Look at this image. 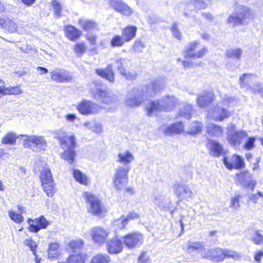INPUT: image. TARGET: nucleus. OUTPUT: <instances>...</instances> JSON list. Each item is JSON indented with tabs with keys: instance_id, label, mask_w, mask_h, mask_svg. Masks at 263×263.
I'll return each instance as SVG.
<instances>
[{
	"instance_id": "nucleus-35",
	"label": "nucleus",
	"mask_w": 263,
	"mask_h": 263,
	"mask_svg": "<svg viewBox=\"0 0 263 263\" xmlns=\"http://www.w3.org/2000/svg\"><path fill=\"white\" fill-rule=\"evenodd\" d=\"M79 24L85 31L96 29L97 27V24L95 22L84 18L80 19L79 21Z\"/></svg>"
},
{
	"instance_id": "nucleus-64",
	"label": "nucleus",
	"mask_w": 263,
	"mask_h": 263,
	"mask_svg": "<svg viewBox=\"0 0 263 263\" xmlns=\"http://www.w3.org/2000/svg\"><path fill=\"white\" fill-rule=\"evenodd\" d=\"M116 64L121 66L127 65L129 64V60L126 58H119L116 60Z\"/></svg>"
},
{
	"instance_id": "nucleus-16",
	"label": "nucleus",
	"mask_w": 263,
	"mask_h": 263,
	"mask_svg": "<svg viewBox=\"0 0 263 263\" xmlns=\"http://www.w3.org/2000/svg\"><path fill=\"white\" fill-rule=\"evenodd\" d=\"M79 112L83 115H88L97 112L96 105L93 102L88 100H82L77 106Z\"/></svg>"
},
{
	"instance_id": "nucleus-54",
	"label": "nucleus",
	"mask_w": 263,
	"mask_h": 263,
	"mask_svg": "<svg viewBox=\"0 0 263 263\" xmlns=\"http://www.w3.org/2000/svg\"><path fill=\"white\" fill-rule=\"evenodd\" d=\"M252 241L257 245H259L262 243L263 235L259 233V231L255 232L254 237L252 238Z\"/></svg>"
},
{
	"instance_id": "nucleus-34",
	"label": "nucleus",
	"mask_w": 263,
	"mask_h": 263,
	"mask_svg": "<svg viewBox=\"0 0 263 263\" xmlns=\"http://www.w3.org/2000/svg\"><path fill=\"white\" fill-rule=\"evenodd\" d=\"M84 242L81 239L72 240L69 242L68 247L73 253L80 251L84 247Z\"/></svg>"
},
{
	"instance_id": "nucleus-37",
	"label": "nucleus",
	"mask_w": 263,
	"mask_h": 263,
	"mask_svg": "<svg viewBox=\"0 0 263 263\" xmlns=\"http://www.w3.org/2000/svg\"><path fill=\"white\" fill-rule=\"evenodd\" d=\"M203 128V124L202 122L199 121H194L191 125L189 134L191 135H196L200 133Z\"/></svg>"
},
{
	"instance_id": "nucleus-47",
	"label": "nucleus",
	"mask_w": 263,
	"mask_h": 263,
	"mask_svg": "<svg viewBox=\"0 0 263 263\" xmlns=\"http://www.w3.org/2000/svg\"><path fill=\"white\" fill-rule=\"evenodd\" d=\"M24 243L29 248L33 255L36 256V255H37L36 248L37 247L36 243L31 238L26 239L24 241Z\"/></svg>"
},
{
	"instance_id": "nucleus-31",
	"label": "nucleus",
	"mask_w": 263,
	"mask_h": 263,
	"mask_svg": "<svg viewBox=\"0 0 263 263\" xmlns=\"http://www.w3.org/2000/svg\"><path fill=\"white\" fill-rule=\"evenodd\" d=\"M97 73L110 82H112L114 79V74L112 71L108 67L104 69H97L96 70Z\"/></svg>"
},
{
	"instance_id": "nucleus-52",
	"label": "nucleus",
	"mask_w": 263,
	"mask_h": 263,
	"mask_svg": "<svg viewBox=\"0 0 263 263\" xmlns=\"http://www.w3.org/2000/svg\"><path fill=\"white\" fill-rule=\"evenodd\" d=\"M32 140L33 144L38 146H45L46 145V141L42 137L32 136Z\"/></svg>"
},
{
	"instance_id": "nucleus-27",
	"label": "nucleus",
	"mask_w": 263,
	"mask_h": 263,
	"mask_svg": "<svg viewBox=\"0 0 263 263\" xmlns=\"http://www.w3.org/2000/svg\"><path fill=\"white\" fill-rule=\"evenodd\" d=\"M136 32L137 28L135 26H129L123 29L122 36L125 42H128L135 37Z\"/></svg>"
},
{
	"instance_id": "nucleus-19",
	"label": "nucleus",
	"mask_w": 263,
	"mask_h": 263,
	"mask_svg": "<svg viewBox=\"0 0 263 263\" xmlns=\"http://www.w3.org/2000/svg\"><path fill=\"white\" fill-rule=\"evenodd\" d=\"M61 254L60 243L57 242L49 243L47 250L48 258L51 260L57 259L60 257Z\"/></svg>"
},
{
	"instance_id": "nucleus-56",
	"label": "nucleus",
	"mask_w": 263,
	"mask_h": 263,
	"mask_svg": "<svg viewBox=\"0 0 263 263\" xmlns=\"http://www.w3.org/2000/svg\"><path fill=\"white\" fill-rule=\"evenodd\" d=\"M149 261V257L146 255V252L143 251L139 255L137 262L138 263H148Z\"/></svg>"
},
{
	"instance_id": "nucleus-43",
	"label": "nucleus",
	"mask_w": 263,
	"mask_h": 263,
	"mask_svg": "<svg viewBox=\"0 0 263 263\" xmlns=\"http://www.w3.org/2000/svg\"><path fill=\"white\" fill-rule=\"evenodd\" d=\"M125 43L122 36L116 35L114 36L110 40V45L112 47H121L123 46Z\"/></svg>"
},
{
	"instance_id": "nucleus-25",
	"label": "nucleus",
	"mask_w": 263,
	"mask_h": 263,
	"mask_svg": "<svg viewBox=\"0 0 263 263\" xmlns=\"http://www.w3.org/2000/svg\"><path fill=\"white\" fill-rule=\"evenodd\" d=\"M206 133L211 137H220L223 135V128L215 124H210L206 126Z\"/></svg>"
},
{
	"instance_id": "nucleus-53",
	"label": "nucleus",
	"mask_w": 263,
	"mask_h": 263,
	"mask_svg": "<svg viewBox=\"0 0 263 263\" xmlns=\"http://www.w3.org/2000/svg\"><path fill=\"white\" fill-rule=\"evenodd\" d=\"M52 7L54 10L55 15L59 17L61 16L62 7L61 4L57 1H52L51 2Z\"/></svg>"
},
{
	"instance_id": "nucleus-32",
	"label": "nucleus",
	"mask_w": 263,
	"mask_h": 263,
	"mask_svg": "<svg viewBox=\"0 0 263 263\" xmlns=\"http://www.w3.org/2000/svg\"><path fill=\"white\" fill-rule=\"evenodd\" d=\"M51 79L57 82H68L71 79V77L63 72L53 71L51 75Z\"/></svg>"
},
{
	"instance_id": "nucleus-42",
	"label": "nucleus",
	"mask_w": 263,
	"mask_h": 263,
	"mask_svg": "<svg viewBox=\"0 0 263 263\" xmlns=\"http://www.w3.org/2000/svg\"><path fill=\"white\" fill-rule=\"evenodd\" d=\"M226 24L231 27L242 25L235 12H234L229 15L227 20Z\"/></svg>"
},
{
	"instance_id": "nucleus-2",
	"label": "nucleus",
	"mask_w": 263,
	"mask_h": 263,
	"mask_svg": "<svg viewBox=\"0 0 263 263\" xmlns=\"http://www.w3.org/2000/svg\"><path fill=\"white\" fill-rule=\"evenodd\" d=\"M201 257L215 262H220L226 258L237 260L240 257V254L233 250L223 249L219 247L204 250L201 254Z\"/></svg>"
},
{
	"instance_id": "nucleus-18",
	"label": "nucleus",
	"mask_w": 263,
	"mask_h": 263,
	"mask_svg": "<svg viewBox=\"0 0 263 263\" xmlns=\"http://www.w3.org/2000/svg\"><path fill=\"white\" fill-rule=\"evenodd\" d=\"M145 110L148 116H152L156 113L163 112L160 100L149 101L145 106Z\"/></svg>"
},
{
	"instance_id": "nucleus-30",
	"label": "nucleus",
	"mask_w": 263,
	"mask_h": 263,
	"mask_svg": "<svg viewBox=\"0 0 263 263\" xmlns=\"http://www.w3.org/2000/svg\"><path fill=\"white\" fill-rule=\"evenodd\" d=\"M214 111L217 114L214 119L216 121H222L231 115V112L223 107H216L214 108Z\"/></svg>"
},
{
	"instance_id": "nucleus-23",
	"label": "nucleus",
	"mask_w": 263,
	"mask_h": 263,
	"mask_svg": "<svg viewBox=\"0 0 263 263\" xmlns=\"http://www.w3.org/2000/svg\"><path fill=\"white\" fill-rule=\"evenodd\" d=\"M184 126L182 122H177L167 126L164 130L165 135L177 134L183 131Z\"/></svg>"
},
{
	"instance_id": "nucleus-21",
	"label": "nucleus",
	"mask_w": 263,
	"mask_h": 263,
	"mask_svg": "<svg viewBox=\"0 0 263 263\" xmlns=\"http://www.w3.org/2000/svg\"><path fill=\"white\" fill-rule=\"evenodd\" d=\"M247 136V134L246 132L236 131L228 136V140L232 145L237 146L241 143L243 138Z\"/></svg>"
},
{
	"instance_id": "nucleus-11",
	"label": "nucleus",
	"mask_w": 263,
	"mask_h": 263,
	"mask_svg": "<svg viewBox=\"0 0 263 263\" xmlns=\"http://www.w3.org/2000/svg\"><path fill=\"white\" fill-rule=\"evenodd\" d=\"M109 232L100 226L93 227L90 231V236L93 241L99 245H103L107 240Z\"/></svg>"
},
{
	"instance_id": "nucleus-12",
	"label": "nucleus",
	"mask_w": 263,
	"mask_h": 263,
	"mask_svg": "<svg viewBox=\"0 0 263 263\" xmlns=\"http://www.w3.org/2000/svg\"><path fill=\"white\" fill-rule=\"evenodd\" d=\"M163 112L173 110L179 105L178 99L173 95H166L160 100Z\"/></svg>"
},
{
	"instance_id": "nucleus-46",
	"label": "nucleus",
	"mask_w": 263,
	"mask_h": 263,
	"mask_svg": "<svg viewBox=\"0 0 263 263\" xmlns=\"http://www.w3.org/2000/svg\"><path fill=\"white\" fill-rule=\"evenodd\" d=\"M8 215L10 219L16 223H22L24 220V218L21 214L16 213L13 210L8 211Z\"/></svg>"
},
{
	"instance_id": "nucleus-1",
	"label": "nucleus",
	"mask_w": 263,
	"mask_h": 263,
	"mask_svg": "<svg viewBox=\"0 0 263 263\" xmlns=\"http://www.w3.org/2000/svg\"><path fill=\"white\" fill-rule=\"evenodd\" d=\"M55 138L62 147H66L61 154V158L69 164H73L77 157L75 148L77 146V141L75 135H68L66 132L60 129L55 133Z\"/></svg>"
},
{
	"instance_id": "nucleus-33",
	"label": "nucleus",
	"mask_w": 263,
	"mask_h": 263,
	"mask_svg": "<svg viewBox=\"0 0 263 263\" xmlns=\"http://www.w3.org/2000/svg\"><path fill=\"white\" fill-rule=\"evenodd\" d=\"M110 256L105 253H97L91 258L89 263H109Z\"/></svg>"
},
{
	"instance_id": "nucleus-29",
	"label": "nucleus",
	"mask_w": 263,
	"mask_h": 263,
	"mask_svg": "<svg viewBox=\"0 0 263 263\" xmlns=\"http://www.w3.org/2000/svg\"><path fill=\"white\" fill-rule=\"evenodd\" d=\"M95 96L98 98L103 104H109L112 101L108 92L101 89H97Z\"/></svg>"
},
{
	"instance_id": "nucleus-61",
	"label": "nucleus",
	"mask_w": 263,
	"mask_h": 263,
	"mask_svg": "<svg viewBox=\"0 0 263 263\" xmlns=\"http://www.w3.org/2000/svg\"><path fill=\"white\" fill-rule=\"evenodd\" d=\"M33 144V140L32 136H28L26 139L24 140L23 146L26 148L30 147Z\"/></svg>"
},
{
	"instance_id": "nucleus-51",
	"label": "nucleus",
	"mask_w": 263,
	"mask_h": 263,
	"mask_svg": "<svg viewBox=\"0 0 263 263\" xmlns=\"http://www.w3.org/2000/svg\"><path fill=\"white\" fill-rule=\"evenodd\" d=\"M255 140L256 139L254 137H249L243 146V148L246 150L253 149L255 146Z\"/></svg>"
},
{
	"instance_id": "nucleus-39",
	"label": "nucleus",
	"mask_w": 263,
	"mask_h": 263,
	"mask_svg": "<svg viewBox=\"0 0 263 263\" xmlns=\"http://www.w3.org/2000/svg\"><path fill=\"white\" fill-rule=\"evenodd\" d=\"M17 136L13 133H7L2 138L1 142L4 144L14 145L16 143Z\"/></svg>"
},
{
	"instance_id": "nucleus-44",
	"label": "nucleus",
	"mask_w": 263,
	"mask_h": 263,
	"mask_svg": "<svg viewBox=\"0 0 263 263\" xmlns=\"http://www.w3.org/2000/svg\"><path fill=\"white\" fill-rule=\"evenodd\" d=\"M254 76L252 74L244 73L240 78V85L241 87L249 85L253 80Z\"/></svg>"
},
{
	"instance_id": "nucleus-57",
	"label": "nucleus",
	"mask_w": 263,
	"mask_h": 263,
	"mask_svg": "<svg viewBox=\"0 0 263 263\" xmlns=\"http://www.w3.org/2000/svg\"><path fill=\"white\" fill-rule=\"evenodd\" d=\"M172 31L174 36L178 40H180L181 37V34L177 27V24L175 23L173 24L172 27Z\"/></svg>"
},
{
	"instance_id": "nucleus-41",
	"label": "nucleus",
	"mask_w": 263,
	"mask_h": 263,
	"mask_svg": "<svg viewBox=\"0 0 263 263\" xmlns=\"http://www.w3.org/2000/svg\"><path fill=\"white\" fill-rule=\"evenodd\" d=\"M242 54V50L240 48H232L227 50L226 55L229 58L239 60Z\"/></svg>"
},
{
	"instance_id": "nucleus-8",
	"label": "nucleus",
	"mask_w": 263,
	"mask_h": 263,
	"mask_svg": "<svg viewBox=\"0 0 263 263\" xmlns=\"http://www.w3.org/2000/svg\"><path fill=\"white\" fill-rule=\"evenodd\" d=\"M27 221L28 223L27 228L28 230L31 233H36L41 230L47 229L48 226L50 224L49 221L43 215H41L35 218H29Z\"/></svg>"
},
{
	"instance_id": "nucleus-26",
	"label": "nucleus",
	"mask_w": 263,
	"mask_h": 263,
	"mask_svg": "<svg viewBox=\"0 0 263 263\" xmlns=\"http://www.w3.org/2000/svg\"><path fill=\"white\" fill-rule=\"evenodd\" d=\"M65 32L66 37L72 41L78 40L82 34L81 31L71 25L66 27Z\"/></svg>"
},
{
	"instance_id": "nucleus-7",
	"label": "nucleus",
	"mask_w": 263,
	"mask_h": 263,
	"mask_svg": "<svg viewBox=\"0 0 263 263\" xmlns=\"http://www.w3.org/2000/svg\"><path fill=\"white\" fill-rule=\"evenodd\" d=\"M199 44L197 41H194L190 43L186 46L185 50V58H200L204 55L208 51V49L205 47H203L199 51H196V48ZM190 60L186 59L183 61V64L184 66L191 64Z\"/></svg>"
},
{
	"instance_id": "nucleus-4",
	"label": "nucleus",
	"mask_w": 263,
	"mask_h": 263,
	"mask_svg": "<svg viewBox=\"0 0 263 263\" xmlns=\"http://www.w3.org/2000/svg\"><path fill=\"white\" fill-rule=\"evenodd\" d=\"M83 195L86 202L89 205L88 213L92 215L99 217L105 215L106 209L98 197L89 192H84Z\"/></svg>"
},
{
	"instance_id": "nucleus-40",
	"label": "nucleus",
	"mask_w": 263,
	"mask_h": 263,
	"mask_svg": "<svg viewBox=\"0 0 263 263\" xmlns=\"http://www.w3.org/2000/svg\"><path fill=\"white\" fill-rule=\"evenodd\" d=\"M1 24L3 28L10 32H15L17 28V26L15 22L10 19H6L3 22H1Z\"/></svg>"
},
{
	"instance_id": "nucleus-9",
	"label": "nucleus",
	"mask_w": 263,
	"mask_h": 263,
	"mask_svg": "<svg viewBox=\"0 0 263 263\" xmlns=\"http://www.w3.org/2000/svg\"><path fill=\"white\" fill-rule=\"evenodd\" d=\"M143 241L142 234L137 232L127 233L122 237L123 245L129 249L139 246L143 243Z\"/></svg>"
},
{
	"instance_id": "nucleus-59",
	"label": "nucleus",
	"mask_w": 263,
	"mask_h": 263,
	"mask_svg": "<svg viewBox=\"0 0 263 263\" xmlns=\"http://www.w3.org/2000/svg\"><path fill=\"white\" fill-rule=\"evenodd\" d=\"M97 35L92 33H88L86 35V39L92 45H96L97 41Z\"/></svg>"
},
{
	"instance_id": "nucleus-24",
	"label": "nucleus",
	"mask_w": 263,
	"mask_h": 263,
	"mask_svg": "<svg viewBox=\"0 0 263 263\" xmlns=\"http://www.w3.org/2000/svg\"><path fill=\"white\" fill-rule=\"evenodd\" d=\"M214 95L211 92H205L199 95L197 99L198 105L201 107L206 106L214 100Z\"/></svg>"
},
{
	"instance_id": "nucleus-45",
	"label": "nucleus",
	"mask_w": 263,
	"mask_h": 263,
	"mask_svg": "<svg viewBox=\"0 0 263 263\" xmlns=\"http://www.w3.org/2000/svg\"><path fill=\"white\" fill-rule=\"evenodd\" d=\"M150 88L152 91L156 93L163 89V85L157 80L152 82L149 85L147 86L146 89L148 90Z\"/></svg>"
},
{
	"instance_id": "nucleus-3",
	"label": "nucleus",
	"mask_w": 263,
	"mask_h": 263,
	"mask_svg": "<svg viewBox=\"0 0 263 263\" xmlns=\"http://www.w3.org/2000/svg\"><path fill=\"white\" fill-rule=\"evenodd\" d=\"M129 166H119L116 170L114 175L113 184L116 190L120 191L124 190L125 194H133L134 189L131 187H126L128 183V173Z\"/></svg>"
},
{
	"instance_id": "nucleus-10",
	"label": "nucleus",
	"mask_w": 263,
	"mask_h": 263,
	"mask_svg": "<svg viewBox=\"0 0 263 263\" xmlns=\"http://www.w3.org/2000/svg\"><path fill=\"white\" fill-rule=\"evenodd\" d=\"M252 177L249 170H241L235 174V183L240 185L244 183L243 186L247 189H250L253 191L256 182L254 180H246L247 178Z\"/></svg>"
},
{
	"instance_id": "nucleus-15",
	"label": "nucleus",
	"mask_w": 263,
	"mask_h": 263,
	"mask_svg": "<svg viewBox=\"0 0 263 263\" xmlns=\"http://www.w3.org/2000/svg\"><path fill=\"white\" fill-rule=\"evenodd\" d=\"M106 250L110 254H117L123 250V241L117 237H114L106 241Z\"/></svg>"
},
{
	"instance_id": "nucleus-17",
	"label": "nucleus",
	"mask_w": 263,
	"mask_h": 263,
	"mask_svg": "<svg viewBox=\"0 0 263 263\" xmlns=\"http://www.w3.org/2000/svg\"><path fill=\"white\" fill-rule=\"evenodd\" d=\"M206 147L210 155L214 157H218L226 153L222 145L216 140H209Z\"/></svg>"
},
{
	"instance_id": "nucleus-50",
	"label": "nucleus",
	"mask_w": 263,
	"mask_h": 263,
	"mask_svg": "<svg viewBox=\"0 0 263 263\" xmlns=\"http://www.w3.org/2000/svg\"><path fill=\"white\" fill-rule=\"evenodd\" d=\"M242 198L241 195H236L231 199L230 207L236 209L240 206V200Z\"/></svg>"
},
{
	"instance_id": "nucleus-14",
	"label": "nucleus",
	"mask_w": 263,
	"mask_h": 263,
	"mask_svg": "<svg viewBox=\"0 0 263 263\" xmlns=\"http://www.w3.org/2000/svg\"><path fill=\"white\" fill-rule=\"evenodd\" d=\"M109 5L116 12L126 16H130L133 11L132 8L122 0H109Z\"/></svg>"
},
{
	"instance_id": "nucleus-55",
	"label": "nucleus",
	"mask_w": 263,
	"mask_h": 263,
	"mask_svg": "<svg viewBox=\"0 0 263 263\" xmlns=\"http://www.w3.org/2000/svg\"><path fill=\"white\" fill-rule=\"evenodd\" d=\"M74 50L77 54L81 55L85 52L86 46L83 43H78L74 46Z\"/></svg>"
},
{
	"instance_id": "nucleus-6",
	"label": "nucleus",
	"mask_w": 263,
	"mask_h": 263,
	"mask_svg": "<svg viewBox=\"0 0 263 263\" xmlns=\"http://www.w3.org/2000/svg\"><path fill=\"white\" fill-rule=\"evenodd\" d=\"M222 162L229 170H241L246 167L243 158L237 154L224 156L222 158Z\"/></svg>"
},
{
	"instance_id": "nucleus-60",
	"label": "nucleus",
	"mask_w": 263,
	"mask_h": 263,
	"mask_svg": "<svg viewBox=\"0 0 263 263\" xmlns=\"http://www.w3.org/2000/svg\"><path fill=\"white\" fill-rule=\"evenodd\" d=\"M259 197H263V194L261 192H257L256 194H252L250 199L254 203H257Z\"/></svg>"
},
{
	"instance_id": "nucleus-63",
	"label": "nucleus",
	"mask_w": 263,
	"mask_h": 263,
	"mask_svg": "<svg viewBox=\"0 0 263 263\" xmlns=\"http://www.w3.org/2000/svg\"><path fill=\"white\" fill-rule=\"evenodd\" d=\"M119 220H120V222L121 224V229H124L127 223L128 222L129 220L128 219L124 216H121L120 218H119Z\"/></svg>"
},
{
	"instance_id": "nucleus-38",
	"label": "nucleus",
	"mask_w": 263,
	"mask_h": 263,
	"mask_svg": "<svg viewBox=\"0 0 263 263\" xmlns=\"http://www.w3.org/2000/svg\"><path fill=\"white\" fill-rule=\"evenodd\" d=\"M186 249L189 251H198L202 252L205 250L203 243L200 241L189 242L186 246Z\"/></svg>"
},
{
	"instance_id": "nucleus-48",
	"label": "nucleus",
	"mask_w": 263,
	"mask_h": 263,
	"mask_svg": "<svg viewBox=\"0 0 263 263\" xmlns=\"http://www.w3.org/2000/svg\"><path fill=\"white\" fill-rule=\"evenodd\" d=\"M7 95L17 96L20 95L23 93V90L21 88V85H18L15 86L7 87Z\"/></svg>"
},
{
	"instance_id": "nucleus-36",
	"label": "nucleus",
	"mask_w": 263,
	"mask_h": 263,
	"mask_svg": "<svg viewBox=\"0 0 263 263\" xmlns=\"http://www.w3.org/2000/svg\"><path fill=\"white\" fill-rule=\"evenodd\" d=\"M118 157L119 158L118 161L124 164L129 163L134 159L133 155L129 151H126L124 153H119Z\"/></svg>"
},
{
	"instance_id": "nucleus-20",
	"label": "nucleus",
	"mask_w": 263,
	"mask_h": 263,
	"mask_svg": "<svg viewBox=\"0 0 263 263\" xmlns=\"http://www.w3.org/2000/svg\"><path fill=\"white\" fill-rule=\"evenodd\" d=\"M88 257L86 253L79 252L69 254L66 260L67 263H85Z\"/></svg>"
},
{
	"instance_id": "nucleus-62",
	"label": "nucleus",
	"mask_w": 263,
	"mask_h": 263,
	"mask_svg": "<svg viewBox=\"0 0 263 263\" xmlns=\"http://www.w3.org/2000/svg\"><path fill=\"white\" fill-rule=\"evenodd\" d=\"M134 47L136 50L140 51L145 47V45L141 41L137 40L135 42Z\"/></svg>"
},
{
	"instance_id": "nucleus-13",
	"label": "nucleus",
	"mask_w": 263,
	"mask_h": 263,
	"mask_svg": "<svg viewBox=\"0 0 263 263\" xmlns=\"http://www.w3.org/2000/svg\"><path fill=\"white\" fill-rule=\"evenodd\" d=\"M235 12L242 25L247 24L249 21L253 17L252 11L245 6H237Z\"/></svg>"
},
{
	"instance_id": "nucleus-58",
	"label": "nucleus",
	"mask_w": 263,
	"mask_h": 263,
	"mask_svg": "<svg viewBox=\"0 0 263 263\" xmlns=\"http://www.w3.org/2000/svg\"><path fill=\"white\" fill-rule=\"evenodd\" d=\"M262 256L263 251L262 250L256 251L253 255L254 259L257 263H261V259Z\"/></svg>"
},
{
	"instance_id": "nucleus-5",
	"label": "nucleus",
	"mask_w": 263,
	"mask_h": 263,
	"mask_svg": "<svg viewBox=\"0 0 263 263\" xmlns=\"http://www.w3.org/2000/svg\"><path fill=\"white\" fill-rule=\"evenodd\" d=\"M40 180L44 192L48 197H52L57 191L55 183L50 168L45 167L40 172Z\"/></svg>"
},
{
	"instance_id": "nucleus-49",
	"label": "nucleus",
	"mask_w": 263,
	"mask_h": 263,
	"mask_svg": "<svg viewBox=\"0 0 263 263\" xmlns=\"http://www.w3.org/2000/svg\"><path fill=\"white\" fill-rule=\"evenodd\" d=\"M143 102L142 97H134L129 99V105L131 107H137L140 106Z\"/></svg>"
},
{
	"instance_id": "nucleus-28",
	"label": "nucleus",
	"mask_w": 263,
	"mask_h": 263,
	"mask_svg": "<svg viewBox=\"0 0 263 263\" xmlns=\"http://www.w3.org/2000/svg\"><path fill=\"white\" fill-rule=\"evenodd\" d=\"M73 176L76 181L84 185L87 186L90 183L89 178L79 170H74Z\"/></svg>"
},
{
	"instance_id": "nucleus-22",
	"label": "nucleus",
	"mask_w": 263,
	"mask_h": 263,
	"mask_svg": "<svg viewBox=\"0 0 263 263\" xmlns=\"http://www.w3.org/2000/svg\"><path fill=\"white\" fill-rule=\"evenodd\" d=\"M194 7L195 10L205 9L207 7V4L202 0H192L186 4L185 10L183 14L185 17L189 16V14L187 12V10L192 7Z\"/></svg>"
}]
</instances>
